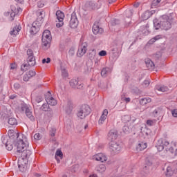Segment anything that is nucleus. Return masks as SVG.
I'll return each mask as SVG.
<instances>
[{"label": "nucleus", "mask_w": 177, "mask_h": 177, "mask_svg": "<svg viewBox=\"0 0 177 177\" xmlns=\"http://www.w3.org/2000/svg\"><path fill=\"white\" fill-rule=\"evenodd\" d=\"M147 148V143L144 142H140L138 143V145L136 147L137 151H142L145 150V149Z\"/></svg>", "instance_id": "nucleus-22"}, {"label": "nucleus", "mask_w": 177, "mask_h": 177, "mask_svg": "<svg viewBox=\"0 0 177 177\" xmlns=\"http://www.w3.org/2000/svg\"><path fill=\"white\" fill-rule=\"evenodd\" d=\"M151 98L150 97H144V98H142L140 100V104L142 105V106H145L146 104H147V103H151Z\"/></svg>", "instance_id": "nucleus-29"}, {"label": "nucleus", "mask_w": 177, "mask_h": 177, "mask_svg": "<svg viewBox=\"0 0 177 177\" xmlns=\"http://www.w3.org/2000/svg\"><path fill=\"white\" fill-rule=\"evenodd\" d=\"M70 85L72 88L75 89H82L84 87V84H82L80 82H78V79H72L70 81Z\"/></svg>", "instance_id": "nucleus-11"}, {"label": "nucleus", "mask_w": 177, "mask_h": 177, "mask_svg": "<svg viewBox=\"0 0 177 177\" xmlns=\"http://www.w3.org/2000/svg\"><path fill=\"white\" fill-rule=\"evenodd\" d=\"M155 90L158 91V92H168L169 88L167 86L156 85L155 86Z\"/></svg>", "instance_id": "nucleus-23"}, {"label": "nucleus", "mask_w": 177, "mask_h": 177, "mask_svg": "<svg viewBox=\"0 0 177 177\" xmlns=\"http://www.w3.org/2000/svg\"><path fill=\"white\" fill-rule=\"evenodd\" d=\"M118 138V131L115 129H111L108 134V139L113 142V140H115Z\"/></svg>", "instance_id": "nucleus-16"}, {"label": "nucleus", "mask_w": 177, "mask_h": 177, "mask_svg": "<svg viewBox=\"0 0 177 177\" xmlns=\"http://www.w3.org/2000/svg\"><path fill=\"white\" fill-rule=\"evenodd\" d=\"M34 139L35 140H41V139H42V136H41L39 133H37L34 136Z\"/></svg>", "instance_id": "nucleus-45"}, {"label": "nucleus", "mask_w": 177, "mask_h": 177, "mask_svg": "<svg viewBox=\"0 0 177 177\" xmlns=\"http://www.w3.org/2000/svg\"><path fill=\"white\" fill-rule=\"evenodd\" d=\"M0 114L3 120H8V123L11 127H16V125H17V120L16 118H9V115H8L5 112H1Z\"/></svg>", "instance_id": "nucleus-6"}, {"label": "nucleus", "mask_w": 177, "mask_h": 177, "mask_svg": "<svg viewBox=\"0 0 177 177\" xmlns=\"http://www.w3.org/2000/svg\"><path fill=\"white\" fill-rule=\"evenodd\" d=\"M150 12L149 11H146L145 13H144V16H147L145 17V20H147V19H149L150 17Z\"/></svg>", "instance_id": "nucleus-56"}, {"label": "nucleus", "mask_w": 177, "mask_h": 177, "mask_svg": "<svg viewBox=\"0 0 177 177\" xmlns=\"http://www.w3.org/2000/svg\"><path fill=\"white\" fill-rule=\"evenodd\" d=\"M16 97H17V95L16 94H12L9 97V98L11 99L12 100H13V99H16Z\"/></svg>", "instance_id": "nucleus-59"}, {"label": "nucleus", "mask_w": 177, "mask_h": 177, "mask_svg": "<svg viewBox=\"0 0 177 177\" xmlns=\"http://www.w3.org/2000/svg\"><path fill=\"white\" fill-rule=\"evenodd\" d=\"M41 111H50L49 110V104L48 103L43 104L40 108Z\"/></svg>", "instance_id": "nucleus-32"}, {"label": "nucleus", "mask_w": 177, "mask_h": 177, "mask_svg": "<svg viewBox=\"0 0 177 177\" xmlns=\"http://www.w3.org/2000/svg\"><path fill=\"white\" fill-rule=\"evenodd\" d=\"M1 141L3 145H4L6 147H8V144L10 142V138L8 139V137H2Z\"/></svg>", "instance_id": "nucleus-37"}, {"label": "nucleus", "mask_w": 177, "mask_h": 177, "mask_svg": "<svg viewBox=\"0 0 177 177\" xmlns=\"http://www.w3.org/2000/svg\"><path fill=\"white\" fill-rule=\"evenodd\" d=\"M111 24L112 26H117V24H120V20L118 19H113L111 21Z\"/></svg>", "instance_id": "nucleus-49"}, {"label": "nucleus", "mask_w": 177, "mask_h": 177, "mask_svg": "<svg viewBox=\"0 0 177 177\" xmlns=\"http://www.w3.org/2000/svg\"><path fill=\"white\" fill-rule=\"evenodd\" d=\"M21 85L20 84V83L16 82L14 84V89L15 91H19V89H21Z\"/></svg>", "instance_id": "nucleus-46"}, {"label": "nucleus", "mask_w": 177, "mask_h": 177, "mask_svg": "<svg viewBox=\"0 0 177 177\" xmlns=\"http://www.w3.org/2000/svg\"><path fill=\"white\" fill-rule=\"evenodd\" d=\"M108 115H109V111H104L98 120V124H103L104 121H106V119L107 118Z\"/></svg>", "instance_id": "nucleus-24"}, {"label": "nucleus", "mask_w": 177, "mask_h": 177, "mask_svg": "<svg viewBox=\"0 0 177 177\" xmlns=\"http://www.w3.org/2000/svg\"><path fill=\"white\" fill-rule=\"evenodd\" d=\"M37 6H38V8H44V4L42 1H38L37 2Z\"/></svg>", "instance_id": "nucleus-58"}, {"label": "nucleus", "mask_w": 177, "mask_h": 177, "mask_svg": "<svg viewBox=\"0 0 177 177\" xmlns=\"http://www.w3.org/2000/svg\"><path fill=\"white\" fill-rule=\"evenodd\" d=\"M46 102H47L48 104L50 106H56V104H57V100L52 97V94L49 92L46 95Z\"/></svg>", "instance_id": "nucleus-12"}, {"label": "nucleus", "mask_w": 177, "mask_h": 177, "mask_svg": "<svg viewBox=\"0 0 177 177\" xmlns=\"http://www.w3.org/2000/svg\"><path fill=\"white\" fill-rule=\"evenodd\" d=\"M142 35H149V30H147V28H144L142 30Z\"/></svg>", "instance_id": "nucleus-51"}, {"label": "nucleus", "mask_w": 177, "mask_h": 177, "mask_svg": "<svg viewBox=\"0 0 177 177\" xmlns=\"http://www.w3.org/2000/svg\"><path fill=\"white\" fill-rule=\"evenodd\" d=\"M121 149H122V147L118 142L112 141L109 143V151L112 154H118L121 151Z\"/></svg>", "instance_id": "nucleus-4"}, {"label": "nucleus", "mask_w": 177, "mask_h": 177, "mask_svg": "<svg viewBox=\"0 0 177 177\" xmlns=\"http://www.w3.org/2000/svg\"><path fill=\"white\" fill-rule=\"evenodd\" d=\"M122 100L123 102H126V103H129V102H131V98L130 97H122Z\"/></svg>", "instance_id": "nucleus-54"}, {"label": "nucleus", "mask_w": 177, "mask_h": 177, "mask_svg": "<svg viewBox=\"0 0 177 177\" xmlns=\"http://www.w3.org/2000/svg\"><path fill=\"white\" fill-rule=\"evenodd\" d=\"M42 45L45 48H49L50 46V42H52V35L49 30H46L43 32L42 37Z\"/></svg>", "instance_id": "nucleus-3"}, {"label": "nucleus", "mask_w": 177, "mask_h": 177, "mask_svg": "<svg viewBox=\"0 0 177 177\" xmlns=\"http://www.w3.org/2000/svg\"><path fill=\"white\" fill-rule=\"evenodd\" d=\"M30 68V66L27 64H24L21 66V71H27Z\"/></svg>", "instance_id": "nucleus-41"}, {"label": "nucleus", "mask_w": 177, "mask_h": 177, "mask_svg": "<svg viewBox=\"0 0 177 177\" xmlns=\"http://www.w3.org/2000/svg\"><path fill=\"white\" fill-rule=\"evenodd\" d=\"M35 71H29L24 75L23 81H24V82H28V81H30V78H32V77L35 76Z\"/></svg>", "instance_id": "nucleus-17"}, {"label": "nucleus", "mask_w": 177, "mask_h": 177, "mask_svg": "<svg viewBox=\"0 0 177 177\" xmlns=\"http://www.w3.org/2000/svg\"><path fill=\"white\" fill-rule=\"evenodd\" d=\"M10 68L11 70H15V68H16V64H11Z\"/></svg>", "instance_id": "nucleus-62"}, {"label": "nucleus", "mask_w": 177, "mask_h": 177, "mask_svg": "<svg viewBox=\"0 0 177 177\" xmlns=\"http://www.w3.org/2000/svg\"><path fill=\"white\" fill-rule=\"evenodd\" d=\"M98 55L99 56H101V57L107 56V51L102 50L98 53Z\"/></svg>", "instance_id": "nucleus-48"}, {"label": "nucleus", "mask_w": 177, "mask_h": 177, "mask_svg": "<svg viewBox=\"0 0 177 177\" xmlns=\"http://www.w3.org/2000/svg\"><path fill=\"white\" fill-rule=\"evenodd\" d=\"M35 100L36 103H41V102H42V100H44V98L42 97V96L38 95L35 97Z\"/></svg>", "instance_id": "nucleus-47"}, {"label": "nucleus", "mask_w": 177, "mask_h": 177, "mask_svg": "<svg viewBox=\"0 0 177 177\" xmlns=\"http://www.w3.org/2000/svg\"><path fill=\"white\" fill-rule=\"evenodd\" d=\"M91 107L88 104H83L80 106V111H89Z\"/></svg>", "instance_id": "nucleus-33"}, {"label": "nucleus", "mask_w": 177, "mask_h": 177, "mask_svg": "<svg viewBox=\"0 0 177 177\" xmlns=\"http://www.w3.org/2000/svg\"><path fill=\"white\" fill-rule=\"evenodd\" d=\"M122 121L126 122V124H133L136 121V118L134 117H131L129 115H126L122 118Z\"/></svg>", "instance_id": "nucleus-18"}, {"label": "nucleus", "mask_w": 177, "mask_h": 177, "mask_svg": "<svg viewBox=\"0 0 177 177\" xmlns=\"http://www.w3.org/2000/svg\"><path fill=\"white\" fill-rule=\"evenodd\" d=\"M110 73H111V69H110V68H103L101 71V75L102 77H107V75L110 74Z\"/></svg>", "instance_id": "nucleus-27"}, {"label": "nucleus", "mask_w": 177, "mask_h": 177, "mask_svg": "<svg viewBox=\"0 0 177 177\" xmlns=\"http://www.w3.org/2000/svg\"><path fill=\"white\" fill-rule=\"evenodd\" d=\"M124 15L126 17H131V16L133 15V10H127L124 12Z\"/></svg>", "instance_id": "nucleus-38"}, {"label": "nucleus", "mask_w": 177, "mask_h": 177, "mask_svg": "<svg viewBox=\"0 0 177 177\" xmlns=\"http://www.w3.org/2000/svg\"><path fill=\"white\" fill-rule=\"evenodd\" d=\"M77 116L78 117V118H80V120H84V118L86 117V114H85L84 111H79L77 113Z\"/></svg>", "instance_id": "nucleus-35"}, {"label": "nucleus", "mask_w": 177, "mask_h": 177, "mask_svg": "<svg viewBox=\"0 0 177 177\" xmlns=\"http://www.w3.org/2000/svg\"><path fill=\"white\" fill-rule=\"evenodd\" d=\"M137 131H138V132H141V133H143V135H145H145H147H147H149V133H147V131H147V129L146 128H143L142 127H140L139 129Z\"/></svg>", "instance_id": "nucleus-40"}, {"label": "nucleus", "mask_w": 177, "mask_h": 177, "mask_svg": "<svg viewBox=\"0 0 177 177\" xmlns=\"http://www.w3.org/2000/svg\"><path fill=\"white\" fill-rule=\"evenodd\" d=\"M39 27H41L39 22H38V21H34L30 29V34H31V35H35V34L39 31Z\"/></svg>", "instance_id": "nucleus-10"}, {"label": "nucleus", "mask_w": 177, "mask_h": 177, "mask_svg": "<svg viewBox=\"0 0 177 177\" xmlns=\"http://www.w3.org/2000/svg\"><path fill=\"white\" fill-rule=\"evenodd\" d=\"M162 30H168L172 27V19L168 15H162L160 17Z\"/></svg>", "instance_id": "nucleus-2"}, {"label": "nucleus", "mask_w": 177, "mask_h": 177, "mask_svg": "<svg viewBox=\"0 0 177 177\" xmlns=\"http://www.w3.org/2000/svg\"><path fill=\"white\" fill-rule=\"evenodd\" d=\"M21 30V27L20 26H16L13 28V29L10 32V35L12 37H16L19 32V31Z\"/></svg>", "instance_id": "nucleus-25"}, {"label": "nucleus", "mask_w": 177, "mask_h": 177, "mask_svg": "<svg viewBox=\"0 0 177 177\" xmlns=\"http://www.w3.org/2000/svg\"><path fill=\"white\" fill-rule=\"evenodd\" d=\"M144 85L145 86H149V85H150V82L149 80H145Z\"/></svg>", "instance_id": "nucleus-60"}, {"label": "nucleus", "mask_w": 177, "mask_h": 177, "mask_svg": "<svg viewBox=\"0 0 177 177\" xmlns=\"http://www.w3.org/2000/svg\"><path fill=\"white\" fill-rule=\"evenodd\" d=\"M55 133H56V129L55 128H51V129L50 130V136H52V138H53V136H55Z\"/></svg>", "instance_id": "nucleus-50"}, {"label": "nucleus", "mask_w": 177, "mask_h": 177, "mask_svg": "<svg viewBox=\"0 0 177 177\" xmlns=\"http://www.w3.org/2000/svg\"><path fill=\"white\" fill-rule=\"evenodd\" d=\"M153 39H155V41H158V39H161V35L155 36L153 37Z\"/></svg>", "instance_id": "nucleus-61"}, {"label": "nucleus", "mask_w": 177, "mask_h": 177, "mask_svg": "<svg viewBox=\"0 0 177 177\" xmlns=\"http://www.w3.org/2000/svg\"><path fill=\"white\" fill-rule=\"evenodd\" d=\"M68 110L70 111H73V102L68 101L67 104Z\"/></svg>", "instance_id": "nucleus-52"}, {"label": "nucleus", "mask_w": 177, "mask_h": 177, "mask_svg": "<svg viewBox=\"0 0 177 177\" xmlns=\"http://www.w3.org/2000/svg\"><path fill=\"white\" fill-rule=\"evenodd\" d=\"M10 142L8 143L6 149L9 151L13 150V145L17 147V152L21 153V157L18 159V168L21 172L27 171V164L28 157L31 156V150L27 149L28 141L27 137L23 134L15 131H8Z\"/></svg>", "instance_id": "nucleus-1"}, {"label": "nucleus", "mask_w": 177, "mask_h": 177, "mask_svg": "<svg viewBox=\"0 0 177 177\" xmlns=\"http://www.w3.org/2000/svg\"><path fill=\"white\" fill-rule=\"evenodd\" d=\"M93 160H95V161H100L101 162H104V161H107V156H106L105 154L100 153L94 155L93 156Z\"/></svg>", "instance_id": "nucleus-14"}, {"label": "nucleus", "mask_w": 177, "mask_h": 177, "mask_svg": "<svg viewBox=\"0 0 177 177\" xmlns=\"http://www.w3.org/2000/svg\"><path fill=\"white\" fill-rule=\"evenodd\" d=\"M42 63L43 64H45V63H50V58L48 57L47 59H43Z\"/></svg>", "instance_id": "nucleus-57"}, {"label": "nucleus", "mask_w": 177, "mask_h": 177, "mask_svg": "<svg viewBox=\"0 0 177 177\" xmlns=\"http://www.w3.org/2000/svg\"><path fill=\"white\" fill-rule=\"evenodd\" d=\"M97 171L99 172H104V171H106V165H100L98 167H97Z\"/></svg>", "instance_id": "nucleus-42"}, {"label": "nucleus", "mask_w": 177, "mask_h": 177, "mask_svg": "<svg viewBox=\"0 0 177 177\" xmlns=\"http://www.w3.org/2000/svg\"><path fill=\"white\" fill-rule=\"evenodd\" d=\"M93 32L95 35L97 34H102V32H103V28L99 27V26L97 24H94L93 25Z\"/></svg>", "instance_id": "nucleus-21"}, {"label": "nucleus", "mask_w": 177, "mask_h": 177, "mask_svg": "<svg viewBox=\"0 0 177 177\" xmlns=\"http://www.w3.org/2000/svg\"><path fill=\"white\" fill-rule=\"evenodd\" d=\"M57 157H60L61 158L63 157V152H62L60 149H57L55 152V158H57Z\"/></svg>", "instance_id": "nucleus-43"}, {"label": "nucleus", "mask_w": 177, "mask_h": 177, "mask_svg": "<svg viewBox=\"0 0 177 177\" xmlns=\"http://www.w3.org/2000/svg\"><path fill=\"white\" fill-rule=\"evenodd\" d=\"M20 109L21 111H30L31 110V106L24 102L21 104Z\"/></svg>", "instance_id": "nucleus-26"}, {"label": "nucleus", "mask_w": 177, "mask_h": 177, "mask_svg": "<svg viewBox=\"0 0 177 177\" xmlns=\"http://www.w3.org/2000/svg\"><path fill=\"white\" fill-rule=\"evenodd\" d=\"M62 75L64 77H68V73H67V70L66 68L61 66Z\"/></svg>", "instance_id": "nucleus-39"}, {"label": "nucleus", "mask_w": 177, "mask_h": 177, "mask_svg": "<svg viewBox=\"0 0 177 177\" xmlns=\"http://www.w3.org/2000/svg\"><path fill=\"white\" fill-rule=\"evenodd\" d=\"M156 41V39L152 38L149 41V44H154V42Z\"/></svg>", "instance_id": "nucleus-63"}, {"label": "nucleus", "mask_w": 177, "mask_h": 177, "mask_svg": "<svg viewBox=\"0 0 177 177\" xmlns=\"http://www.w3.org/2000/svg\"><path fill=\"white\" fill-rule=\"evenodd\" d=\"M169 146H171V145H169V142L166 140L160 139L158 140L156 147L158 149V151H162L164 149L167 150V148L169 147Z\"/></svg>", "instance_id": "nucleus-5"}, {"label": "nucleus", "mask_w": 177, "mask_h": 177, "mask_svg": "<svg viewBox=\"0 0 177 177\" xmlns=\"http://www.w3.org/2000/svg\"><path fill=\"white\" fill-rule=\"evenodd\" d=\"M88 50V44L87 43H82L79 46V48L77 50V56L78 57H82L86 51Z\"/></svg>", "instance_id": "nucleus-7"}, {"label": "nucleus", "mask_w": 177, "mask_h": 177, "mask_svg": "<svg viewBox=\"0 0 177 177\" xmlns=\"http://www.w3.org/2000/svg\"><path fill=\"white\" fill-rule=\"evenodd\" d=\"M101 6L102 4L99 1L97 3H95V1H89L87 3V10H97V9H100Z\"/></svg>", "instance_id": "nucleus-8"}, {"label": "nucleus", "mask_w": 177, "mask_h": 177, "mask_svg": "<svg viewBox=\"0 0 177 177\" xmlns=\"http://www.w3.org/2000/svg\"><path fill=\"white\" fill-rule=\"evenodd\" d=\"M173 117L177 118V111H171Z\"/></svg>", "instance_id": "nucleus-64"}, {"label": "nucleus", "mask_w": 177, "mask_h": 177, "mask_svg": "<svg viewBox=\"0 0 177 177\" xmlns=\"http://www.w3.org/2000/svg\"><path fill=\"white\" fill-rule=\"evenodd\" d=\"M145 64L148 70H150L151 71H153L156 67L154 62H153V61L149 58L145 59Z\"/></svg>", "instance_id": "nucleus-20"}, {"label": "nucleus", "mask_w": 177, "mask_h": 177, "mask_svg": "<svg viewBox=\"0 0 177 177\" xmlns=\"http://www.w3.org/2000/svg\"><path fill=\"white\" fill-rule=\"evenodd\" d=\"M153 164V162H151V161H150L149 160H146V165L145 166V167L142 169V175H147V174H149L150 172V169L149 168V167L151 166V165Z\"/></svg>", "instance_id": "nucleus-19"}, {"label": "nucleus", "mask_w": 177, "mask_h": 177, "mask_svg": "<svg viewBox=\"0 0 177 177\" xmlns=\"http://www.w3.org/2000/svg\"><path fill=\"white\" fill-rule=\"evenodd\" d=\"M28 57H34V51L31 49H28L27 50Z\"/></svg>", "instance_id": "nucleus-44"}, {"label": "nucleus", "mask_w": 177, "mask_h": 177, "mask_svg": "<svg viewBox=\"0 0 177 177\" xmlns=\"http://www.w3.org/2000/svg\"><path fill=\"white\" fill-rule=\"evenodd\" d=\"M56 17L59 21V23H57L56 26L58 28H60V27H62L63 24H64L63 22V20H64V13L60 10H58L56 12Z\"/></svg>", "instance_id": "nucleus-9"}, {"label": "nucleus", "mask_w": 177, "mask_h": 177, "mask_svg": "<svg viewBox=\"0 0 177 177\" xmlns=\"http://www.w3.org/2000/svg\"><path fill=\"white\" fill-rule=\"evenodd\" d=\"M27 62L29 67H34L35 64V57H30L27 58Z\"/></svg>", "instance_id": "nucleus-28"}, {"label": "nucleus", "mask_w": 177, "mask_h": 177, "mask_svg": "<svg viewBox=\"0 0 177 177\" xmlns=\"http://www.w3.org/2000/svg\"><path fill=\"white\" fill-rule=\"evenodd\" d=\"M26 115L30 120V121H34V115H32V112L31 111H26Z\"/></svg>", "instance_id": "nucleus-36"}, {"label": "nucleus", "mask_w": 177, "mask_h": 177, "mask_svg": "<svg viewBox=\"0 0 177 177\" xmlns=\"http://www.w3.org/2000/svg\"><path fill=\"white\" fill-rule=\"evenodd\" d=\"M160 2H161V0H153L151 6H157Z\"/></svg>", "instance_id": "nucleus-53"}, {"label": "nucleus", "mask_w": 177, "mask_h": 177, "mask_svg": "<svg viewBox=\"0 0 177 177\" xmlns=\"http://www.w3.org/2000/svg\"><path fill=\"white\" fill-rule=\"evenodd\" d=\"M135 125L133 123H126L125 125L123 127V132L126 134L131 133L132 131H133Z\"/></svg>", "instance_id": "nucleus-15"}, {"label": "nucleus", "mask_w": 177, "mask_h": 177, "mask_svg": "<svg viewBox=\"0 0 177 177\" xmlns=\"http://www.w3.org/2000/svg\"><path fill=\"white\" fill-rule=\"evenodd\" d=\"M156 122H157L156 120H147L146 124L148 127H154V125H156Z\"/></svg>", "instance_id": "nucleus-34"}, {"label": "nucleus", "mask_w": 177, "mask_h": 177, "mask_svg": "<svg viewBox=\"0 0 177 177\" xmlns=\"http://www.w3.org/2000/svg\"><path fill=\"white\" fill-rule=\"evenodd\" d=\"M174 175V170L171 166H168L166 169V176L171 177Z\"/></svg>", "instance_id": "nucleus-30"}, {"label": "nucleus", "mask_w": 177, "mask_h": 177, "mask_svg": "<svg viewBox=\"0 0 177 177\" xmlns=\"http://www.w3.org/2000/svg\"><path fill=\"white\" fill-rule=\"evenodd\" d=\"M69 26L71 28H77L78 27V19L74 13L71 15Z\"/></svg>", "instance_id": "nucleus-13"}, {"label": "nucleus", "mask_w": 177, "mask_h": 177, "mask_svg": "<svg viewBox=\"0 0 177 177\" xmlns=\"http://www.w3.org/2000/svg\"><path fill=\"white\" fill-rule=\"evenodd\" d=\"M15 16H16V13L14 12L13 10H12V12L10 13V17L12 21L15 20Z\"/></svg>", "instance_id": "nucleus-55"}, {"label": "nucleus", "mask_w": 177, "mask_h": 177, "mask_svg": "<svg viewBox=\"0 0 177 177\" xmlns=\"http://www.w3.org/2000/svg\"><path fill=\"white\" fill-rule=\"evenodd\" d=\"M153 26L155 28V30H160L161 28V21L158 22L157 20L153 21Z\"/></svg>", "instance_id": "nucleus-31"}]
</instances>
